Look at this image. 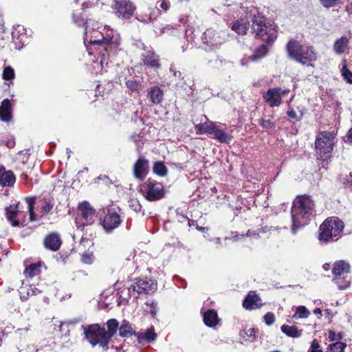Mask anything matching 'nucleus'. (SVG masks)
<instances>
[{"label": "nucleus", "instance_id": "58", "mask_svg": "<svg viewBox=\"0 0 352 352\" xmlns=\"http://www.w3.org/2000/svg\"><path fill=\"white\" fill-rule=\"evenodd\" d=\"M314 314L320 317L322 316V311L320 308H316L314 310Z\"/></svg>", "mask_w": 352, "mask_h": 352}, {"label": "nucleus", "instance_id": "34", "mask_svg": "<svg viewBox=\"0 0 352 352\" xmlns=\"http://www.w3.org/2000/svg\"><path fill=\"white\" fill-rule=\"evenodd\" d=\"M268 52V47L266 44H263L260 45L255 50L253 55L249 57V59L251 60H256L259 58L264 57Z\"/></svg>", "mask_w": 352, "mask_h": 352}, {"label": "nucleus", "instance_id": "53", "mask_svg": "<svg viewBox=\"0 0 352 352\" xmlns=\"http://www.w3.org/2000/svg\"><path fill=\"white\" fill-rule=\"evenodd\" d=\"M159 7L164 10V11H167L169 8V3L167 0H160L158 1Z\"/></svg>", "mask_w": 352, "mask_h": 352}, {"label": "nucleus", "instance_id": "19", "mask_svg": "<svg viewBox=\"0 0 352 352\" xmlns=\"http://www.w3.org/2000/svg\"><path fill=\"white\" fill-rule=\"evenodd\" d=\"M142 56L144 65L155 68L160 67L159 57L152 50L144 49Z\"/></svg>", "mask_w": 352, "mask_h": 352}, {"label": "nucleus", "instance_id": "41", "mask_svg": "<svg viewBox=\"0 0 352 352\" xmlns=\"http://www.w3.org/2000/svg\"><path fill=\"white\" fill-rule=\"evenodd\" d=\"M2 77L5 80H13L15 77V73L13 68L10 66H6L3 71Z\"/></svg>", "mask_w": 352, "mask_h": 352}, {"label": "nucleus", "instance_id": "48", "mask_svg": "<svg viewBox=\"0 0 352 352\" xmlns=\"http://www.w3.org/2000/svg\"><path fill=\"white\" fill-rule=\"evenodd\" d=\"M131 140L134 142L138 148H140L143 145L142 137L140 135L134 134L131 136Z\"/></svg>", "mask_w": 352, "mask_h": 352}, {"label": "nucleus", "instance_id": "40", "mask_svg": "<svg viewBox=\"0 0 352 352\" xmlns=\"http://www.w3.org/2000/svg\"><path fill=\"white\" fill-rule=\"evenodd\" d=\"M25 201L28 204V208L30 213V219L32 221L36 220V215L34 212V205L35 203L34 198L32 197H27L25 198Z\"/></svg>", "mask_w": 352, "mask_h": 352}, {"label": "nucleus", "instance_id": "35", "mask_svg": "<svg viewBox=\"0 0 352 352\" xmlns=\"http://www.w3.org/2000/svg\"><path fill=\"white\" fill-rule=\"evenodd\" d=\"M333 280L339 289H345L349 287L351 284V279L348 275L346 276L333 278Z\"/></svg>", "mask_w": 352, "mask_h": 352}, {"label": "nucleus", "instance_id": "51", "mask_svg": "<svg viewBox=\"0 0 352 352\" xmlns=\"http://www.w3.org/2000/svg\"><path fill=\"white\" fill-rule=\"evenodd\" d=\"M261 126L264 129H271L274 125L270 120H260Z\"/></svg>", "mask_w": 352, "mask_h": 352}, {"label": "nucleus", "instance_id": "30", "mask_svg": "<svg viewBox=\"0 0 352 352\" xmlns=\"http://www.w3.org/2000/svg\"><path fill=\"white\" fill-rule=\"evenodd\" d=\"M280 329L283 333L292 338H299L302 335V330L298 329L295 326L283 324L281 326Z\"/></svg>", "mask_w": 352, "mask_h": 352}, {"label": "nucleus", "instance_id": "13", "mask_svg": "<svg viewBox=\"0 0 352 352\" xmlns=\"http://www.w3.org/2000/svg\"><path fill=\"white\" fill-rule=\"evenodd\" d=\"M289 89H282L280 88L270 89L265 94L263 98L266 102L271 107H278L282 102V96L288 94Z\"/></svg>", "mask_w": 352, "mask_h": 352}, {"label": "nucleus", "instance_id": "39", "mask_svg": "<svg viewBox=\"0 0 352 352\" xmlns=\"http://www.w3.org/2000/svg\"><path fill=\"white\" fill-rule=\"evenodd\" d=\"M153 172L160 176H165L167 174V168L162 162H157L153 166Z\"/></svg>", "mask_w": 352, "mask_h": 352}, {"label": "nucleus", "instance_id": "46", "mask_svg": "<svg viewBox=\"0 0 352 352\" xmlns=\"http://www.w3.org/2000/svg\"><path fill=\"white\" fill-rule=\"evenodd\" d=\"M53 205L50 201H44L41 206V212L43 215L47 214L51 211Z\"/></svg>", "mask_w": 352, "mask_h": 352}, {"label": "nucleus", "instance_id": "8", "mask_svg": "<svg viewBox=\"0 0 352 352\" xmlns=\"http://www.w3.org/2000/svg\"><path fill=\"white\" fill-rule=\"evenodd\" d=\"M141 190L145 199L149 201L160 200L165 195L164 186L150 179L142 184Z\"/></svg>", "mask_w": 352, "mask_h": 352}, {"label": "nucleus", "instance_id": "17", "mask_svg": "<svg viewBox=\"0 0 352 352\" xmlns=\"http://www.w3.org/2000/svg\"><path fill=\"white\" fill-rule=\"evenodd\" d=\"M350 272V265L344 261H336L332 268L334 278L346 276Z\"/></svg>", "mask_w": 352, "mask_h": 352}, {"label": "nucleus", "instance_id": "1", "mask_svg": "<svg viewBox=\"0 0 352 352\" xmlns=\"http://www.w3.org/2000/svg\"><path fill=\"white\" fill-rule=\"evenodd\" d=\"M74 22L78 25H85L84 43L89 55H98L100 63H94L92 72L98 74L106 71L113 58L120 50L121 41L119 34L107 26L100 25L92 19H76Z\"/></svg>", "mask_w": 352, "mask_h": 352}, {"label": "nucleus", "instance_id": "16", "mask_svg": "<svg viewBox=\"0 0 352 352\" xmlns=\"http://www.w3.org/2000/svg\"><path fill=\"white\" fill-rule=\"evenodd\" d=\"M62 243L60 236L57 233L49 234L44 240V245L47 249L52 251H57Z\"/></svg>", "mask_w": 352, "mask_h": 352}, {"label": "nucleus", "instance_id": "47", "mask_svg": "<svg viewBox=\"0 0 352 352\" xmlns=\"http://www.w3.org/2000/svg\"><path fill=\"white\" fill-rule=\"evenodd\" d=\"M264 322L267 326L272 325L275 321V316L272 312H267L263 316Z\"/></svg>", "mask_w": 352, "mask_h": 352}, {"label": "nucleus", "instance_id": "4", "mask_svg": "<svg viewBox=\"0 0 352 352\" xmlns=\"http://www.w3.org/2000/svg\"><path fill=\"white\" fill-rule=\"evenodd\" d=\"M287 52L291 58L303 65L317 59V53L312 46H303L294 40L287 43Z\"/></svg>", "mask_w": 352, "mask_h": 352}, {"label": "nucleus", "instance_id": "32", "mask_svg": "<svg viewBox=\"0 0 352 352\" xmlns=\"http://www.w3.org/2000/svg\"><path fill=\"white\" fill-rule=\"evenodd\" d=\"M41 267L40 263L31 264L25 268L24 274L27 277L32 278L41 273Z\"/></svg>", "mask_w": 352, "mask_h": 352}, {"label": "nucleus", "instance_id": "23", "mask_svg": "<svg viewBox=\"0 0 352 352\" xmlns=\"http://www.w3.org/2000/svg\"><path fill=\"white\" fill-rule=\"evenodd\" d=\"M12 119V109L8 99H4L0 106V120L3 122H9Z\"/></svg>", "mask_w": 352, "mask_h": 352}, {"label": "nucleus", "instance_id": "49", "mask_svg": "<svg viewBox=\"0 0 352 352\" xmlns=\"http://www.w3.org/2000/svg\"><path fill=\"white\" fill-rule=\"evenodd\" d=\"M287 116L292 118V119H296V120H300L302 117V112H300V116H298L296 112V111L293 109V108H289L288 110H287Z\"/></svg>", "mask_w": 352, "mask_h": 352}, {"label": "nucleus", "instance_id": "33", "mask_svg": "<svg viewBox=\"0 0 352 352\" xmlns=\"http://www.w3.org/2000/svg\"><path fill=\"white\" fill-rule=\"evenodd\" d=\"M240 336L246 341L254 342L256 338V331L253 328H245L240 332Z\"/></svg>", "mask_w": 352, "mask_h": 352}, {"label": "nucleus", "instance_id": "20", "mask_svg": "<svg viewBox=\"0 0 352 352\" xmlns=\"http://www.w3.org/2000/svg\"><path fill=\"white\" fill-rule=\"evenodd\" d=\"M350 38L351 36L347 37L346 36H343L336 40L333 45V50L335 54L337 55L344 54L349 48Z\"/></svg>", "mask_w": 352, "mask_h": 352}, {"label": "nucleus", "instance_id": "2", "mask_svg": "<svg viewBox=\"0 0 352 352\" xmlns=\"http://www.w3.org/2000/svg\"><path fill=\"white\" fill-rule=\"evenodd\" d=\"M315 212V204L310 196H298L292 208V232L295 234L298 228L307 224Z\"/></svg>", "mask_w": 352, "mask_h": 352}, {"label": "nucleus", "instance_id": "60", "mask_svg": "<svg viewBox=\"0 0 352 352\" xmlns=\"http://www.w3.org/2000/svg\"><path fill=\"white\" fill-rule=\"evenodd\" d=\"M170 72L173 73L174 76H177V72L175 71L174 69L170 68ZM178 74L179 76L181 75V73L179 72H178Z\"/></svg>", "mask_w": 352, "mask_h": 352}, {"label": "nucleus", "instance_id": "54", "mask_svg": "<svg viewBox=\"0 0 352 352\" xmlns=\"http://www.w3.org/2000/svg\"><path fill=\"white\" fill-rule=\"evenodd\" d=\"M246 236L257 239L258 237V232L256 230H248L246 233Z\"/></svg>", "mask_w": 352, "mask_h": 352}, {"label": "nucleus", "instance_id": "26", "mask_svg": "<svg viewBox=\"0 0 352 352\" xmlns=\"http://www.w3.org/2000/svg\"><path fill=\"white\" fill-rule=\"evenodd\" d=\"M215 124L211 121H207L202 124H196L195 128L197 134L208 133L212 135Z\"/></svg>", "mask_w": 352, "mask_h": 352}, {"label": "nucleus", "instance_id": "25", "mask_svg": "<svg viewBox=\"0 0 352 352\" xmlns=\"http://www.w3.org/2000/svg\"><path fill=\"white\" fill-rule=\"evenodd\" d=\"M204 322L206 325L214 327L219 322L218 315L214 310H208L204 314Z\"/></svg>", "mask_w": 352, "mask_h": 352}, {"label": "nucleus", "instance_id": "12", "mask_svg": "<svg viewBox=\"0 0 352 352\" xmlns=\"http://www.w3.org/2000/svg\"><path fill=\"white\" fill-rule=\"evenodd\" d=\"M112 8L118 18L126 20L133 15L136 7L130 0H115Z\"/></svg>", "mask_w": 352, "mask_h": 352}, {"label": "nucleus", "instance_id": "57", "mask_svg": "<svg viewBox=\"0 0 352 352\" xmlns=\"http://www.w3.org/2000/svg\"><path fill=\"white\" fill-rule=\"evenodd\" d=\"M347 139L350 143H352V128L348 131Z\"/></svg>", "mask_w": 352, "mask_h": 352}, {"label": "nucleus", "instance_id": "63", "mask_svg": "<svg viewBox=\"0 0 352 352\" xmlns=\"http://www.w3.org/2000/svg\"><path fill=\"white\" fill-rule=\"evenodd\" d=\"M333 336H334V333L333 332H330L329 333V338L331 340H333Z\"/></svg>", "mask_w": 352, "mask_h": 352}, {"label": "nucleus", "instance_id": "56", "mask_svg": "<svg viewBox=\"0 0 352 352\" xmlns=\"http://www.w3.org/2000/svg\"><path fill=\"white\" fill-rule=\"evenodd\" d=\"M30 290H32L31 296H35L41 292V290H39L35 287H33L32 285L30 286Z\"/></svg>", "mask_w": 352, "mask_h": 352}, {"label": "nucleus", "instance_id": "14", "mask_svg": "<svg viewBox=\"0 0 352 352\" xmlns=\"http://www.w3.org/2000/svg\"><path fill=\"white\" fill-rule=\"evenodd\" d=\"M201 39L204 43L214 47H218L226 41L224 32H216L212 29H208L202 35Z\"/></svg>", "mask_w": 352, "mask_h": 352}, {"label": "nucleus", "instance_id": "59", "mask_svg": "<svg viewBox=\"0 0 352 352\" xmlns=\"http://www.w3.org/2000/svg\"><path fill=\"white\" fill-rule=\"evenodd\" d=\"M322 267H323V269H324L325 271H328V270L330 269V264H329V263H324V264L322 265Z\"/></svg>", "mask_w": 352, "mask_h": 352}, {"label": "nucleus", "instance_id": "50", "mask_svg": "<svg viewBox=\"0 0 352 352\" xmlns=\"http://www.w3.org/2000/svg\"><path fill=\"white\" fill-rule=\"evenodd\" d=\"M130 207L136 212H140L142 206L139 201L136 199H131L130 201Z\"/></svg>", "mask_w": 352, "mask_h": 352}, {"label": "nucleus", "instance_id": "6", "mask_svg": "<svg viewBox=\"0 0 352 352\" xmlns=\"http://www.w3.org/2000/svg\"><path fill=\"white\" fill-rule=\"evenodd\" d=\"M335 135L333 132H320L316 139L315 148L318 159L327 160L331 156Z\"/></svg>", "mask_w": 352, "mask_h": 352}, {"label": "nucleus", "instance_id": "62", "mask_svg": "<svg viewBox=\"0 0 352 352\" xmlns=\"http://www.w3.org/2000/svg\"><path fill=\"white\" fill-rule=\"evenodd\" d=\"M27 295L28 296H31V293H32V290H30V286L28 287V288H27Z\"/></svg>", "mask_w": 352, "mask_h": 352}, {"label": "nucleus", "instance_id": "22", "mask_svg": "<svg viewBox=\"0 0 352 352\" xmlns=\"http://www.w3.org/2000/svg\"><path fill=\"white\" fill-rule=\"evenodd\" d=\"M19 203L17 204H12L6 208V218L12 226H19V221L16 219L19 215Z\"/></svg>", "mask_w": 352, "mask_h": 352}, {"label": "nucleus", "instance_id": "18", "mask_svg": "<svg viewBox=\"0 0 352 352\" xmlns=\"http://www.w3.org/2000/svg\"><path fill=\"white\" fill-rule=\"evenodd\" d=\"M15 181L14 173L10 170H6L4 167L0 166V186H12Z\"/></svg>", "mask_w": 352, "mask_h": 352}, {"label": "nucleus", "instance_id": "10", "mask_svg": "<svg viewBox=\"0 0 352 352\" xmlns=\"http://www.w3.org/2000/svg\"><path fill=\"white\" fill-rule=\"evenodd\" d=\"M157 282L151 279H137L129 288V294L134 298H138L141 294H149L157 290Z\"/></svg>", "mask_w": 352, "mask_h": 352}, {"label": "nucleus", "instance_id": "38", "mask_svg": "<svg viewBox=\"0 0 352 352\" xmlns=\"http://www.w3.org/2000/svg\"><path fill=\"white\" fill-rule=\"evenodd\" d=\"M126 85L131 91L138 92L142 89L141 82L134 78L127 80L126 81Z\"/></svg>", "mask_w": 352, "mask_h": 352}, {"label": "nucleus", "instance_id": "61", "mask_svg": "<svg viewBox=\"0 0 352 352\" xmlns=\"http://www.w3.org/2000/svg\"><path fill=\"white\" fill-rule=\"evenodd\" d=\"M198 230L200 231L204 232L205 230H208V228H204V227H200V228H198Z\"/></svg>", "mask_w": 352, "mask_h": 352}, {"label": "nucleus", "instance_id": "15", "mask_svg": "<svg viewBox=\"0 0 352 352\" xmlns=\"http://www.w3.org/2000/svg\"><path fill=\"white\" fill-rule=\"evenodd\" d=\"M148 161L144 157H139L133 166V175L136 179L142 180L147 174Z\"/></svg>", "mask_w": 352, "mask_h": 352}, {"label": "nucleus", "instance_id": "29", "mask_svg": "<svg viewBox=\"0 0 352 352\" xmlns=\"http://www.w3.org/2000/svg\"><path fill=\"white\" fill-rule=\"evenodd\" d=\"M148 97L153 104H159L163 99V92L159 87H153L149 90Z\"/></svg>", "mask_w": 352, "mask_h": 352}, {"label": "nucleus", "instance_id": "9", "mask_svg": "<svg viewBox=\"0 0 352 352\" xmlns=\"http://www.w3.org/2000/svg\"><path fill=\"white\" fill-rule=\"evenodd\" d=\"M85 334L93 346L100 344L104 350L108 349L109 342L104 336V328H101L98 324H92L85 329Z\"/></svg>", "mask_w": 352, "mask_h": 352}, {"label": "nucleus", "instance_id": "37", "mask_svg": "<svg viewBox=\"0 0 352 352\" xmlns=\"http://www.w3.org/2000/svg\"><path fill=\"white\" fill-rule=\"evenodd\" d=\"M310 315V312L305 306H298L296 308V312L293 315L294 319L307 318Z\"/></svg>", "mask_w": 352, "mask_h": 352}, {"label": "nucleus", "instance_id": "27", "mask_svg": "<svg viewBox=\"0 0 352 352\" xmlns=\"http://www.w3.org/2000/svg\"><path fill=\"white\" fill-rule=\"evenodd\" d=\"M212 135H214L215 140L221 143H229L232 140L231 135L219 129L217 125H215Z\"/></svg>", "mask_w": 352, "mask_h": 352}, {"label": "nucleus", "instance_id": "45", "mask_svg": "<svg viewBox=\"0 0 352 352\" xmlns=\"http://www.w3.org/2000/svg\"><path fill=\"white\" fill-rule=\"evenodd\" d=\"M308 352H323L317 339L313 340Z\"/></svg>", "mask_w": 352, "mask_h": 352}, {"label": "nucleus", "instance_id": "11", "mask_svg": "<svg viewBox=\"0 0 352 352\" xmlns=\"http://www.w3.org/2000/svg\"><path fill=\"white\" fill-rule=\"evenodd\" d=\"M119 208H108L107 212L101 221V226L107 233L113 232L118 228L122 222Z\"/></svg>", "mask_w": 352, "mask_h": 352}, {"label": "nucleus", "instance_id": "52", "mask_svg": "<svg viewBox=\"0 0 352 352\" xmlns=\"http://www.w3.org/2000/svg\"><path fill=\"white\" fill-rule=\"evenodd\" d=\"M338 0H320L322 5L326 8H330L336 5Z\"/></svg>", "mask_w": 352, "mask_h": 352}, {"label": "nucleus", "instance_id": "43", "mask_svg": "<svg viewBox=\"0 0 352 352\" xmlns=\"http://www.w3.org/2000/svg\"><path fill=\"white\" fill-rule=\"evenodd\" d=\"M342 75L349 83L352 84V72L346 68L345 61L342 67Z\"/></svg>", "mask_w": 352, "mask_h": 352}, {"label": "nucleus", "instance_id": "5", "mask_svg": "<svg viewBox=\"0 0 352 352\" xmlns=\"http://www.w3.org/2000/svg\"><path fill=\"white\" fill-rule=\"evenodd\" d=\"M343 228L344 223L338 217L327 218L320 226L318 239L324 243L336 241Z\"/></svg>", "mask_w": 352, "mask_h": 352}, {"label": "nucleus", "instance_id": "21", "mask_svg": "<svg viewBox=\"0 0 352 352\" xmlns=\"http://www.w3.org/2000/svg\"><path fill=\"white\" fill-rule=\"evenodd\" d=\"M243 305L246 309H256L261 306V299L254 292H250L245 298Z\"/></svg>", "mask_w": 352, "mask_h": 352}, {"label": "nucleus", "instance_id": "44", "mask_svg": "<svg viewBox=\"0 0 352 352\" xmlns=\"http://www.w3.org/2000/svg\"><path fill=\"white\" fill-rule=\"evenodd\" d=\"M94 256L91 252H85L81 256V261L87 265H91L94 263Z\"/></svg>", "mask_w": 352, "mask_h": 352}, {"label": "nucleus", "instance_id": "64", "mask_svg": "<svg viewBox=\"0 0 352 352\" xmlns=\"http://www.w3.org/2000/svg\"><path fill=\"white\" fill-rule=\"evenodd\" d=\"M115 287H117L118 289L120 288V284L118 282H117L116 284H115Z\"/></svg>", "mask_w": 352, "mask_h": 352}, {"label": "nucleus", "instance_id": "3", "mask_svg": "<svg viewBox=\"0 0 352 352\" xmlns=\"http://www.w3.org/2000/svg\"><path fill=\"white\" fill-rule=\"evenodd\" d=\"M276 26L260 13L254 14L252 19V30L256 36L270 44L277 37Z\"/></svg>", "mask_w": 352, "mask_h": 352}, {"label": "nucleus", "instance_id": "28", "mask_svg": "<svg viewBox=\"0 0 352 352\" xmlns=\"http://www.w3.org/2000/svg\"><path fill=\"white\" fill-rule=\"evenodd\" d=\"M156 338L157 334L155 333L153 328H149L146 331L138 335V340L140 343H142L144 341L149 343L155 340Z\"/></svg>", "mask_w": 352, "mask_h": 352}, {"label": "nucleus", "instance_id": "36", "mask_svg": "<svg viewBox=\"0 0 352 352\" xmlns=\"http://www.w3.org/2000/svg\"><path fill=\"white\" fill-rule=\"evenodd\" d=\"M120 336L124 338L133 335V329L129 322L124 320L119 329Z\"/></svg>", "mask_w": 352, "mask_h": 352}, {"label": "nucleus", "instance_id": "7", "mask_svg": "<svg viewBox=\"0 0 352 352\" xmlns=\"http://www.w3.org/2000/svg\"><path fill=\"white\" fill-rule=\"evenodd\" d=\"M96 219V210L89 203L84 201L79 204L76 217V226L78 230H82L85 226L91 225Z\"/></svg>", "mask_w": 352, "mask_h": 352}, {"label": "nucleus", "instance_id": "24", "mask_svg": "<svg viewBox=\"0 0 352 352\" xmlns=\"http://www.w3.org/2000/svg\"><path fill=\"white\" fill-rule=\"evenodd\" d=\"M250 27V23L247 19H241L234 22L231 28L239 34H245Z\"/></svg>", "mask_w": 352, "mask_h": 352}, {"label": "nucleus", "instance_id": "55", "mask_svg": "<svg viewBox=\"0 0 352 352\" xmlns=\"http://www.w3.org/2000/svg\"><path fill=\"white\" fill-rule=\"evenodd\" d=\"M243 237H244V234H235L232 237H226L225 240L230 239L232 240L233 241H236L240 240Z\"/></svg>", "mask_w": 352, "mask_h": 352}, {"label": "nucleus", "instance_id": "31", "mask_svg": "<svg viewBox=\"0 0 352 352\" xmlns=\"http://www.w3.org/2000/svg\"><path fill=\"white\" fill-rule=\"evenodd\" d=\"M107 326L108 330L106 331L104 329V336H106L108 342H109L110 339L113 336L117 331L118 322L115 319H111L107 321Z\"/></svg>", "mask_w": 352, "mask_h": 352}, {"label": "nucleus", "instance_id": "42", "mask_svg": "<svg viewBox=\"0 0 352 352\" xmlns=\"http://www.w3.org/2000/svg\"><path fill=\"white\" fill-rule=\"evenodd\" d=\"M346 344L342 342H336L329 345V350L331 352H344Z\"/></svg>", "mask_w": 352, "mask_h": 352}]
</instances>
